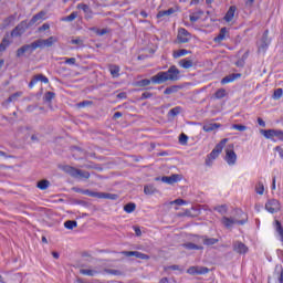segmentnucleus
Returning <instances> with one entry per match:
<instances>
[{
  "label": "nucleus",
  "instance_id": "33",
  "mask_svg": "<svg viewBox=\"0 0 283 283\" xmlns=\"http://www.w3.org/2000/svg\"><path fill=\"white\" fill-rule=\"evenodd\" d=\"M80 273L81 275H87L88 277H94L95 275H98V271L87 269H81Z\"/></svg>",
  "mask_w": 283,
  "mask_h": 283
},
{
  "label": "nucleus",
  "instance_id": "10",
  "mask_svg": "<svg viewBox=\"0 0 283 283\" xmlns=\"http://www.w3.org/2000/svg\"><path fill=\"white\" fill-rule=\"evenodd\" d=\"M226 161L228 165H235L238 161V155L233 150V144L229 145V148L226 149Z\"/></svg>",
  "mask_w": 283,
  "mask_h": 283
},
{
  "label": "nucleus",
  "instance_id": "56",
  "mask_svg": "<svg viewBox=\"0 0 283 283\" xmlns=\"http://www.w3.org/2000/svg\"><path fill=\"white\" fill-rule=\"evenodd\" d=\"M154 96V93L144 92L140 96V101H147V98H151Z\"/></svg>",
  "mask_w": 283,
  "mask_h": 283
},
{
  "label": "nucleus",
  "instance_id": "51",
  "mask_svg": "<svg viewBox=\"0 0 283 283\" xmlns=\"http://www.w3.org/2000/svg\"><path fill=\"white\" fill-rule=\"evenodd\" d=\"M232 129H237V132H247V126L242 124L232 125Z\"/></svg>",
  "mask_w": 283,
  "mask_h": 283
},
{
  "label": "nucleus",
  "instance_id": "12",
  "mask_svg": "<svg viewBox=\"0 0 283 283\" xmlns=\"http://www.w3.org/2000/svg\"><path fill=\"white\" fill-rule=\"evenodd\" d=\"M177 41L178 43H189V41H191V33H189L187 29L180 28L178 30Z\"/></svg>",
  "mask_w": 283,
  "mask_h": 283
},
{
  "label": "nucleus",
  "instance_id": "20",
  "mask_svg": "<svg viewBox=\"0 0 283 283\" xmlns=\"http://www.w3.org/2000/svg\"><path fill=\"white\" fill-rule=\"evenodd\" d=\"M241 76H242V74H240V73L229 74L221 80V85H227L228 83H233V81H235L237 78H240Z\"/></svg>",
  "mask_w": 283,
  "mask_h": 283
},
{
  "label": "nucleus",
  "instance_id": "8",
  "mask_svg": "<svg viewBox=\"0 0 283 283\" xmlns=\"http://www.w3.org/2000/svg\"><path fill=\"white\" fill-rule=\"evenodd\" d=\"M35 41L38 43V48H40V50H43V48H52V45H54V43L59 42V38L52 35L45 40L38 39Z\"/></svg>",
  "mask_w": 283,
  "mask_h": 283
},
{
  "label": "nucleus",
  "instance_id": "13",
  "mask_svg": "<svg viewBox=\"0 0 283 283\" xmlns=\"http://www.w3.org/2000/svg\"><path fill=\"white\" fill-rule=\"evenodd\" d=\"M269 45H271V39H269V30H265L261 38L259 52H266V50H269Z\"/></svg>",
  "mask_w": 283,
  "mask_h": 283
},
{
  "label": "nucleus",
  "instance_id": "52",
  "mask_svg": "<svg viewBox=\"0 0 283 283\" xmlns=\"http://www.w3.org/2000/svg\"><path fill=\"white\" fill-rule=\"evenodd\" d=\"M282 94H283V90H282V88H276V90L274 91V93H273V98H274L275 101H280V97L282 96Z\"/></svg>",
  "mask_w": 283,
  "mask_h": 283
},
{
  "label": "nucleus",
  "instance_id": "4",
  "mask_svg": "<svg viewBox=\"0 0 283 283\" xmlns=\"http://www.w3.org/2000/svg\"><path fill=\"white\" fill-rule=\"evenodd\" d=\"M61 169L64 171V174L71 176V178H77L78 180H90V171L81 170L70 165H64L61 167Z\"/></svg>",
  "mask_w": 283,
  "mask_h": 283
},
{
  "label": "nucleus",
  "instance_id": "38",
  "mask_svg": "<svg viewBox=\"0 0 283 283\" xmlns=\"http://www.w3.org/2000/svg\"><path fill=\"white\" fill-rule=\"evenodd\" d=\"M14 15H9L8 18H6L1 24V29L6 30V28H9V25L12 23V21H14Z\"/></svg>",
  "mask_w": 283,
  "mask_h": 283
},
{
  "label": "nucleus",
  "instance_id": "22",
  "mask_svg": "<svg viewBox=\"0 0 283 283\" xmlns=\"http://www.w3.org/2000/svg\"><path fill=\"white\" fill-rule=\"evenodd\" d=\"M179 67H182L184 70H191L196 63H193L192 60L189 59H182L178 63Z\"/></svg>",
  "mask_w": 283,
  "mask_h": 283
},
{
  "label": "nucleus",
  "instance_id": "9",
  "mask_svg": "<svg viewBox=\"0 0 283 283\" xmlns=\"http://www.w3.org/2000/svg\"><path fill=\"white\" fill-rule=\"evenodd\" d=\"M268 283H283L282 265H275L273 277H269Z\"/></svg>",
  "mask_w": 283,
  "mask_h": 283
},
{
  "label": "nucleus",
  "instance_id": "44",
  "mask_svg": "<svg viewBox=\"0 0 283 283\" xmlns=\"http://www.w3.org/2000/svg\"><path fill=\"white\" fill-rule=\"evenodd\" d=\"M224 96H227V90H224V88H219L214 93V97L218 99L224 98Z\"/></svg>",
  "mask_w": 283,
  "mask_h": 283
},
{
  "label": "nucleus",
  "instance_id": "43",
  "mask_svg": "<svg viewBox=\"0 0 283 283\" xmlns=\"http://www.w3.org/2000/svg\"><path fill=\"white\" fill-rule=\"evenodd\" d=\"M91 32H95L97 34V36H104V34H107V32H109L107 29H97L96 27H93L90 29Z\"/></svg>",
  "mask_w": 283,
  "mask_h": 283
},
{
  "label": "nucleus",
  "instance_id": "39",
  "mask_svg": "<svg viewBox=\"0 0 283 283\" xmlns=\"http://www.w3.org/2000/svg\"><path fill=\"white\" fill-rule=\"evenodd\" d=\"M124 211H126V213H134V211H136V203L134 202H128L124 206Z\"/></svg>",
  "mask_w": 283,
  "mask_h": 283
},
{
  "label": "nucleus",
  "instance_id": "23",
  "mask_svg": "<svg viewBox=\"0 0 283 283\" xmlns=\"http://www.w3.org/2000/svg\"><path fill=\"white\" fill-rule=\"evenodd\" d=\"M182 247H184V249H187L188 251H203L205 250V247L198 245V244L191 243V242L184 243Z\"/></svg>",
  "mask_w": 283,
  "mask_h": 283
},
{
  "label": "nucleus",
  "instance_id": "55",
  "mask_svg": "<svg viewBox=\"0 0 283 283\" xmlns=\"http://www.w3.org/2000/svg\"><path fill=\"white\" fill-rule=\"evenodd\" d=\"M209 273V268L207 266H199L198 275H207Z\"/></svg>",
  "mask_w": 283,
  "mask_h": 283
},
{
  "label": "nucleus",
  "instance_id": "57",
  "mask_svg": "<svg viewBox=\"0 0 283 283\" xmlns=\"http://www.w3.org/2000/svg\"><path fill=\"white\" fill-rule=\"evenodd\" d=\"M88 196H90V198H99L101 199L102 192H95V191L91 190V192H88Z\"/></svg>",
  "mask_w": 283,
  "mask_h": 283
},
{
  "label": "nucleus",
  "instance_id": "61",
  "mask_svg": "<svg viewBox=\"0 0 283 283\" xmlns=\"http://www.w3.org/2000/svg\"><path fill=\"white\" fill-rule=\"evenodd\" d=\"M38 30L39 32H45V30H50V25L48 23H44Z\"/></svg>",
  "mask_w": 283,
  "mask_h": 283
},
{
  "label": "nucleus",
  "instance_id": "27",
  "mask_svg": "<svg viewBox=\"0 0 283 283\" xmlns=\"http://www.w3.org/2000/svg\"><path fill=\"white\" fill-rule=\"evenodd\" d=\"M176 12L175 8H169L168 10H161L157 13V19H163V17H171Z\"/></svg>",
  "mask_w": 283,
  "mask_h": 283
},
{
  "label": "nucleus",
  "instance_id": "14",
  "mask_svg": "<svg viewBox=\"0 0 283 283\" xmlns=\"http://www.w3.org/2000/svg\"><path fill=\"white\" fill-rule=\"evenodd\" d=\"M76 8L77 10H82L84 12V19L86 21L94 19V11H92V8H90L86 3H78Z\"/></svg>",
  "mask_w": 283,
  "mask_h": 283
},
{
  "label": "nucleus",
  "instance_id": "40",
  "mask_svg": "<svg viewBox=\"0 0 283 283\" xmlns=\"http://www.w3.org/2000/svg\"><path fill=\"white\" fill-rule=\"evenodd\" d=\"M38 189H41L42 191H45L48 187H50V181L48 179L40 180L36 185Z\"/></svg>",
  "mask_w": 283,
  "mask_h": 283
},
{
  "label": "nucleus",
  "instance_id": "35",
  "mask_svg": "<svg viewBox=\"0 0 283 283\" xmlns=\"http://www.w3.org/2000/svg\"><path fill=\"white\" fill-rule=\"evenodd\" d=\"M64 227L72 231V229H76V227H78V222H76V220H67L64 222Z\"/></svg>",
  "mask_w": 283,
  "mask_h": 283
},
{
  "label": "nucleus",
  "instance_id": "41",
  "mask_svg": "<svg viewBox=\"0 0 283 283\" xmlns=\"http://www.w3.org/2000/svg\"><path fill=\"white\" fill-rule=\"evenodd\" d=\"M76 17H78V12L73 11L70 15L62 18L61 21H66L69 23H72V21H74Z\"/></svg>",
  "mask_w": 283,
  "mask_h": 283
},
{
  "label": "nucleus",
  "instance_id": "34",
  "mask_svg": "<svg viewBox=\"0 0 283 283\" xmlns=\"http://www.w3.org/2000/svg\"><path fill=\"white\" fill-rule=\"evenodd\" d=\"M101 199H105V200H118V195H116V193H109V192H102Z\"/></svg>",
  "mask_w": 283,
  "mask_h": 283
},
{
  "label": "nucleus",
  "instance_id": "49",
  "mask_svg": "<svg viewBox=\"0 0 283 283\" xmlns=\"http://www.w3.org/2000/svg\"><path fill=\"white\" fill-rule=\"evenodd\" d=\"M187 140H189V136H187L185 133L179 135L180 145H187Z\"/></svg>",
  "mask_w": 283,
  "mask_h": 283
},
{
  "label": "nucleus",
  "instance_id": "37",
  "mask_svg": "<svg viewBox=\"0 0 283 283\" xmlns=\"http://www.w3.org/2000/svg\"><path fill=\"white\" fill-rule=\"evenodd\" d=\"M44 101L45 103H52V101H54V98H56V93L54 92H51V91H48L45 94H44Z\"/></svg>",
  "mask_w": 283,
  "mask_h": 283
},
{
  "label": "nucleus",
  "instance_id": "48",
  "mask_svg": "<svg viewBox=\"0 0 283 283\" xmlns=\"http://www.w3.org/2000/svg\"><path fill=\"white\" fill-rule=\"evenodd\" d=\"M21 92H15L13 93L11 96H9L7 98V103H12L13 101H17V98H19V96H21Z\"/></svg>",
  "mask_w": 283,
  "mask_h": 283
},
{
  "label": "nucleus",
  "instance_id": "18",
  "mask_svg": "<svg viewBox=\"0 0 283 283\" xmlns=\"http://www.w3.org/2000/svg\"><path fill=\"white\" fill-rule=\"evenodd\" d=\"M233 251L235 253H239L240 255H244L245 253H249V247L244 244L242 241H235L233 242Z\"/></svg>",
  "mask_w": 283,
  "mask_h": 283
},
{
  "label": "nucleus",
  "instance_id": "59",
  "mask_svg": "<svg viewBox=\"0 0 283 283\" xmlns=\"http://www.w3.org/2000/svg\"><path fill=\"white\" fill-rule=\"evenodd\" d=\"M245 63H247V62H245L244 60L239 59V60L235 62V65H237V67H244Z\"/></svg>",
  "mask_w": 283,
  "mask_h": 283
},
{
  "label": "nucleus",
  "instance_id": "11",
  "mask_svg": "<svg viewBox=\"0 0 283 283\" xmlns=\"http://www.w3.org/2000/svg\"><path fill=\"white\" fill-rule=\"evenodd\" d=\"M39 82L48 85V83H50V78H48V76L43 74L33 75L31 81L29 82V90H32V87H34V85H36V83Z\"/></svg>",
  "mask_w": 283,
  "mask_h": 283
},
{
  "label": "nucleus",
  "instance_id": "17",
  "mask_svg": "<svg viewBox=\"0 0 283 283\" xmlns=\"http://www.w3.org/2000/svg\"><path fill=\"white\" fill-rule=\"evenodd\" d=\"M122 255L126 258H138V260H149V255L139 251H123Z\"/></svg>",
  "mask_w": 283,
  "mask_h": 283
},
{
  "label": "nucleus",
  "instance_id": "26",
  "mask_svg": "<svg viewBox=\"0 0 283 283\" xmlns=\"http://www.w3.org/2000/svg\"><path fill=\"white\" fill-rule=\"evenodd\" d=\"M153 78H154V76H151L150 78L139 80L135 83V85H136V87H147V86L151 85V83H154Z\"/></svg>",
  "mask_w": 283,
  "mask_h": 283
},
{
  "label": "nucleus",
  "instance_id": "45",
  "mask_svg": "<svg viewBox=\"0 0 283 283\" xmlns=\"http://www.w3.org/2000/svg\"><path fill=\"white\" fill-rule=\"evenodd\" d=\"M214 211H218V213H221L222 216H224V213L229 211V208H227V205H221V206L214 207Z\"/></svg>",
  "mask_w": 283,
  "mask_h": 283
},
{
  "label": "nucleus",
  "instance_id": "36",
  "mask_svg": "<svg viewBox=\"0 0 283 283\" xmlns=\"http://www.w3.org/2000/svg\"><path fill=\"white\" fill-rule=\"evenodd\" d=\"M144 193L146 196H154L156 193V187L154 185H147L144 187Z\"/></svg>",
  "mask_w": 283,
  "mask_h": 283
},
{
  "label": "nucleus",
  "instance_id": "64",
  "mask_svg": "<svg viewBox=\"0 0 283 283\" xmlns=\"http://www.w3.org/2000/svg\"><path fill=\"white\" fill-rule=\"evenodd\" d=\"M276 253L280 260L283 262V250H277Z\"/></svg>",
  "mask_w": 283,
  "mask_h": 283
},
{
  "label": "nucleus",
  "instance_id": "7",
  "mask_svg": "<svg viewBox=\"0 0 283 283\" xmlns=\"http://www.w3.org/2000/svg\"><path fill=\"white\" fill-rule=\"evenodd\" d=\"M227 143H229V138H223L219 144L216 145L212 151L208 155L206 165H209V160H216V158L222 154V149H224V145H227Z\"/></svg>",
  "mask_w": 283,
  "mask_h": 283
},
{
  "label": "nucleus",
  "instance_id": "19",
  "mask_svg": "<svg viewBox=\"0 0 283 283\" xmlns=\"http://www.w3.org/2000/svg\"><path fill=\"white\" fill-rule=\"evenodd\" d=\"M180 180H182V175L178 174L161 177V182H166V185H175V182H180Z\"/></svg>",
  "mask_w": 283,
  "mask_h": 283
},
{
  "label": "nucleus",
  "instance_id": "62",
  "mask_svg": "<svg viewBox=\"0 0 283 283\" xmlns=\"http://www.w3.org/2000/svg\"><path fill=\"white\" fill-rule=\"evenodd\" d=\"M92 101H83L78 104V107H87V105H92Z\"/></svg>",
  "mask_w": 283,
  "mask_h": 283
},
{
  "label": "nucleus",
  "instance_id": "25",
  "mask_svg": "<svg viewBox=\"0 0 283 283\" xmlns=\"http://www.w3.org/2000/svg\"><path fill=\"white\" fill-rule=\"evenodd\" d=\"M108 70L113 78H118V76H120V66L116 64H111Z\"/></svg>",
  "mask_w": 283,
  "mask_h": 283
},
{
  "label": "nucleus",
  "instance_id": "47",
  "mask_svg": "<svg viewBox=\"0 0 283 283\" xmlns=\"http://www.w3.org/2000/svg\"><path fill=\"white\" fill-rule=\"evenodd\" d=\"M181 107L180 106H176L174 108H171L169 112H168V115L169 116H178V114H180L181 112Z\"/></svg>",
  "mask_w": 283,
  "mask_h": 283
},
{
  "label": "nucleus",
  "instance_id": "46",
  "mask_svg": "<svg viewBox=\"0 0 283 283\" xmlns=\"http://www.w3.org/2000/svg\"><path fill=\"white\" fill-rule=\"evenodd\" d=\"M255 191H256V193H259V196L264 195V184H262V181H259L256 184Z\"/></svg>",
  "mask_w": 283,
  "mask_h": 283
},
{
  "label": "nucleus",
  "instance_id": "1",
  "mask_svg": "<svg viewBox=\"0 0 283 283\" xmlns=\"http://www.w3.org/2000/svg\"><path fill=\"white\" fill-rule=\"evenodd\" d=\"M167 81H180V70L176 65H171L167 71H160L153 76V85H163Z\"/></svg>",
  "mask_w": 283,
  "mask_h": 283
},
{
  "label": "nucleus",
  "instance_id": "63",
  "mask_svg": "<svg viewBox=\"0 0 283 283\" xmlns=\"http://www.w3.org/2000/svg\"><path fill=\"white\" fill-rule=\"evenodd\" d=\"M134 231H135L137 238H140V235H143V231H140L139 227L134 226Z\"/></svg>",
  "mask_w": 283,
  "mask_h": 283
},
{
  "label": "nucleus",
  "instance_id": "28",
  "mask_svg": "<svg viewBox=\"0 0 283 283\" xmlns=\"http://www.w3.org/2000/svg\"><path fill=\"white\" fill-rule=\"evenodd\" d=\"M227 32H228L227 27L221 28L218 36L214 38V42L221 43V41H224V39L227 36Z\"/></svg>",
  "mask_w": 283,
  "mask_h": 283
},
{
  "label": "nucleus",
  "instance_id": "42",
  "mask_svg": "<svg viewBox=\"0 0 283 283\" xmlns=\"http://www.w3.org/2000/svg\"><path fill=\"white\" fill-rule=\"evenodd\" d=\"M199 271H200V265H192L187 269V273L189 275H198Z\"/></svg>",
  "mask_w": 283,
  "mask_h": 283
},
{
  "label": "nucleus",
  "instance_id": "60",
  "mask_svg": "<svg viewBox=\"0 0 283 283\" xmlns=\"http://www.w3.org/2000/svg\"><path fill=\"white\" fill-rule=\"evenodd\" d=\"M274 149L275 151H277L280 158H282L283 160V148L281 146H276Z\"/></svg>",
  "mask_w": 283,
  "mask_h": 283
},
{
  "label": "nucleus",
  "instance_id": "6",
  "mask_svg": "<svg viewBox=\"0 0 283 283\" xmlns=\"http://www.w3.org/2000/svg\"><path fill=\"white\" fill-rule=\"evenodd\" d=\"M35 50H39V44L35 41H33L31 44H24L21 48H19L15 52V56L18 59H21V56H23V54H33Z\"/></svg>",
  "mask_w": 283,
  "mask_h": 283
},
{
  "label": "nucleus",
  "instance_id": "53",
  "mask_svg": "<svg viewBox=\"0 0 283 283\" xmlns=\"http://www.w3.org/2000/svg\"><path fill=\"white\" fill-rule=\"evenodd\" d=\"M170 205H177L178 207H182V205H187V201H185V199H176L174 201H170Z\"/></svg>",
  "mask_w": 283,
  "mask_h": 283
},
{
  "label": "nucleus",
  "instance_id": "54",
  "mask_svg": "<svg viewBox=\"0 0 283 283\" xmlns=\"http://www.w3.org/2000/svg\"><path fill=\"white\" fill-rule=\"evenodd\" d=\"M66 65H76V57H64Z\"/></svg>",
  "mask_w": 283,
  "mask_h": 283
},
{
  "label": "nucleus",
  "instance_id": "3",
  "mask_svg": "<svg viewBox=\"0 0 283 283\" xmlns=\"http://www.w3.org/2000/svg\"><path fill=\"white\" fill-rule=\"evenodd\" d=\"M43 19V12L36 13L35 15L32 17V19L29 21H21L12 31H11V36H21L28 28H32L36 21H41Z\"/></svg>",
  "mask_w": 283,
  "mask_h": 283
},
{
  "label": "nucleus",
  "instance_id": "30",
  "mask_svg": "<svg viewBox=\"0 0 283 283\" xmlns=\"http://www.w3.org/2000/svg\"><path fill=\"white\" fill-rule=\"evenodd\" d=\"M12 42H10V40H8V34L2 39L1 43H0V53L1 52H6L8 50V48H10V44Z\"/></svg>",
  "mask_w": 283,
  "mask_h": 283
},
{
  "label": "nucleus",
  "instance_id": "21",
  "mask_svg": "<svg viewBox=\"0 0 283 283\" xmlns=\"http://www.w3.org/2000/svg\"><path fill=\"white\" fill-rule=\"evenodd\" d=\"M235 10H238V8L235 6H231L229 8V10L227 11L226 15H224V21H227V23H231V21H233V17H235Z\"/></svg>",
  "mask_w": 283,
  "mask_h": 283
},
{
  "label": "nucleus",
  "instance_id": "58",
  "mask_svg": "<svg viewBox=\"0 0 283 283\" xmlns=\"http://www.w3.org/2000/svg\"><path fill=\"white\" fill-rule=\"evenodd\" d=\"M72 45H83V40L81 39H73L71 40Z\"/></svg>",
  "mask_w": 283,
  "mask_h": 283
},
{
  "label": "nucleus",
  "instance_id": "31",
  "mask_svg": "<svg viewBox=\"0 0 283 283\" xmlns=\"http://www.w3.org/2000/svg\"><path fill=\"white\" fill-rule=\"evenodd\" d=\"M179 90H182V86H180V85H171V86H168V87L164 91V94H165V95L176 94Z\"/></svg>",
  "mask_w": 283,
  "mask_h": 283
},
{
  "label": "nucleus",
  "instance_id": "16",
  "mask_svg": "<svg viewBox=\"0 0 283 283\" xmlns=\"http://www.w3.org/2000/svg\"><path fill=\"white\" fill-rule=\"evenodd\" d=\"M195 238H197L195 242H200L201 240L205 247H213V244H218V242H220V240L216 238H209L207 235H195Z\"/></svg>",
  "mask_w": 283,
  "mask_h": 283
},
{
  "label": "nucleus",
  "instance_id": "24",
  "mask_svg": "<svg viewBox=\"0 0 283 283\" xmlns=\"http://www.w3.org/2000/svg\"><path fill=\"white\" fill-rule=\"evenodd\" d=\"M220 127H222L221 124L214 123V124H205L202 129L206 133H211V132H216V129H220Z\"/></svg>",
  "mask_w": 283,
  "mask_h": 283
},
{
  "label": "nucleus",
  "instance_id": "15",
  "mask_svg": "<svg viewBox=\"0 0 283 283\" xmlns=\"http://www.w3.org/2000/svg\"><path fill=\"white\" fill-rule=\"evenodd\" d=\"M265 209L269 213H277V211H280V201L277 199L268 200Z\"/></svg>",
  "mask_w": 283,
  "mask_h": 283
},
{
  "label": "nucleus",
  "instance_id": "2",
  "mask_svg": "<svg viewBox=\"0 0 283 283\" xmlns=\"http://www.w3.org/2000/svg\"><path fill=\"white\" fill-rule=\"evenodd\" d=\"M249 222V217L244 211L237 209L235 210V217H222L221 223L226 229H232L233 224L244 226Z\"/></svg>",
  "mask_w": 283,
  "mask_h": 283
},
{
  "label": "nucleus",
  "instance_id": "50",
  "mask_svg": "<svg viewBox=\"0 0 283 283\" xmlns=\"http://www.w3.org/2000/svg\"><path fill=\"white\" fill-rule=\"evenodd\" d=\"M105 273H108V275H123V272L119 270H112V269H105Z\"/></svg>",
  "mask_w": 283,
  "mask_h": 283
},
{
  "label": "nucleus",
  "instance_id": "32",
  "mask_svg": "<svg viewBox=\"0 0 283 283\" xmlns=\"http://www.w3.org/2000/svg\"><path fill=\"white\" fill-rule=\"evenodd\" d=\"M275 231L279 234L280 241L283 242V227L280 220H275Z\"/></svg>",
  "mask_w": 283,
  "mask_h": 283
},
{
  "label": "nucleus",
  "instance_id": "29",
  "mask_svg": "<svg viewBox=\"0 0 283 283\" xmlns=\"http://www.w3.org/2000/svg\"><path fill=\"white\" fill-rule=\"evenodd\" d=\"M187 54H191V51L181 49L172 52L174 59H180V56H187Z\"/></svg>",
  "mask_w": 283,
  "mask_h": 283
},
{
  "label": "nucleus",
  "instance_id": "5",
  "mask_svg": "<svg viewBox=\"0 0 283 283\" xmlns=\"http://www.w3.org/2000/svg\"><path fill=\"white\" fill-rule=\"evenodd\" d=\"M260 134L264 136L268 140H272V143H277V140L283 142V130L282 129H261ZM276 138V139H275Z\"/></svg>",
  "mask_w": 283,
  "mask_h": 283
}]
</instances>
